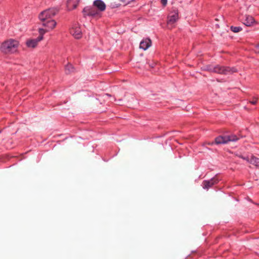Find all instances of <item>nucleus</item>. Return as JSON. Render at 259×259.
<instances>
[{"mask_svg":"<svg viewBox=\"0 0 259 259\" xmlns=\"http://www.w3.org/2000/svg\"><path fill=\"white\" fill-rule=\"evenodd\" d=\"M257 98L254 97L252 100L249 101V103L252 105H255L257 103Z\"/></svg>","mask_w":259,"mask_h":259,"instance_id":"19","label":"nucleus"},{"mask_svg":"<svg viewBox=\"0 0 259 259\" xmlns=\"http://www.w3.org/2000/svg\"><path fill=\"white\" fill-rule=\"evenodd\" d=\"M156 64L155 63H152L151 64H149V66L151 68H154Z\"/></svg>","mask_w":259,"mask_h":259,"instance_id":"22","label":"nucleus"},{"mask_svg":"<svg viewBox=\"0 0 259 259\" xmlns=\"http://www.w3.org/2000/svg\"><path fill=\"white\" fill-rule=\"evenodd\" d=\"M59 12L57 8L48 9L41 12L39 15V19L40 21H45L49 19H52Z\"/></svg>","mask_w":259,"mask_h":259,"instance_id":"2","label":"nucleus"},{"mask_svg":"<svg viewBox=\"0 0 259 259\" xmlns=\"http://www.w3.org/2000/svg\"><path fill=\"white\" fill-rule=\"evenodd\" d=\"M82 13L84 17L86 16L95 17L99 14L94 6H87L84 7L82 10Z\"/></svg>","mask_w":259,"mask_h":259,"instance_id":"5","label":"nucleus"},{"mask_svg":"<svg viewBox=\"0 0 259 259\" xmlns=\"http://www.w3.org/2000/svg\"><path fill=\"white\" fill-rule=\"evenodd\" d=\"M19 46V42L14 39H9L2 43L1 51L5 54H12L16 52Z\"/></svg>","mask_w":259,"mask_h":259,"instance_id":"1","label":"nucleus"},{"mask_svg":"<svg viewBox=\"0 0 259 259\" xmlns=\"http://www.w3.org/2000/svg\"><path fill=\"white\" fill-rule=\"evenodd\" d=\"M255 22L254 19L251 16L246 15L243 23L246 26H251Z\"/></svg>","mask_w":259,"mask_h":259,"instance_id":"14","label":"nucleus"},{"mask_svg":"<svg viewBox=\"0 0 259 259\" xmlns=\"http://www.w3.org/2000/svg\"><path fill=\"white\" fill-rule=\"evenodd\" d=\"M75 71L76 69L71 63H68L65 66V72L66 74H70Z\"/></svg>","mask_w":259,"mask_h":259,"instance_id":"15","label":"nucleus"},{"mask_svg":"<svg viewBox=\"0 0 259 259\" xmlns=\"http://www.w3.org/2000/svg\"><path fill=\"white\" fill-rule=\"evenodd\" d=\"M238 157L239 158H241L242 159H243V160H245L246 161H247L248 162H249V161H250V158H249V157H244L241 155H238Z\"/></svg>","mask_w":259,"mask_h":259,"instance_id":"20","label":"nucleus"},{"mask_svg":"<svg viewBox=\"0 0 259 259\" xmlns=\"http://www.w3.org/2000/svg\"><path fill=\"white\" fill-rule=\"evenodd\" d=\"M42 40L41 36H38L36 38L31 39L27 40L26 44L27 47L34 48H35L38 42Z\"/></svg>","mask_w":259,"mask_h":259,"instance_id":"11","label":"nucleus"},{"mask_svg":"<svg viewBox=\"0 0 259 259\" xmlns=\"http://www.w3.org/2000/svg\"><path fill=\"white\" fill-rule=\"evenodd\" d=\"M120 1H122V2H123L125 0H120Z\"/></svg>","mask_w":259,"mask_h":259,"instance_id":"23","label":"nucleus"},{"mask_svg":"<svg viewBox=\"0 0 259 259\" xmlns=\"http://www.w3.org/2000/svg\"><path fill=\"white\" fill-rule=\"evenodd\" d=\"M70 32L75 38L79 39L81 37L82 33L81 29L77 24H75L71 27Z\"/></svg>","mask_w":259,"mask_h":259,"instance_id":"7","label":"nucleus"},{"mask_svg":"<svg viewBox=\"0 0 259 259\" xmlns=\"http://www.w3.org/2000/svg\"><path fill=\"white\" fill-rule=\"evenodd\" d=\"M49 31L48 29L47 28H39L38 32L39 33V35L38 36H41L42 39L44 38V35L45 33H46L47 32Z\"/></svg>","mask_w":259,"mask_h":259,"instance_id":"18","label":"nucleus"},{"mask_svg":"<svg viewBox=\"0 0 259 259\" xmlns=\"http://www.w3.org/2000/svg\"><path fill=\"white\" fill-rule=\"evenodd\" d=\"M161 3L163 7H165L167 5V0H161Z\"/></svg>","mask_w":259,"mask_h":259,"instance_id":"21","label":"nucleus"},{"mask_svg":"<svg viewBox=\"0 0 259 259\" xmlns=\"http://www.w3.org/2000/svg\"><path fill=\"white\" fill-rule=\"evenodd\" d=\"M93 6L100 12L104 11L106 8V4L102 0H95L93 2Z\"/></svg>","mask_w":259,"mask_h":259,"instance_id":"10","label":"nucleus"},{"mask_svg":"<svg viewBox=\"0 0 259 259\" xmlns=\"http://www.w3.org/2000/svg\"><path fill=\"white\" fill-rule=\"evenodd\" d=\"M238 139L239 138L235 135L220 136L215 138L214 142H212L211 145H212L213 143L217 145L226 144L229 142H236Z\"/></svg>","mask_w":259,"mask_h":259,"instance_id":"3","label":"nucleus"},{"mask_svg":"<svg viewBox=\"0 0 259 259\" xmlns=\"http://www.w3.org/2000/svg\"><path fill=\"white\" fill-rule=\"evenodd\" d=\"M121 81H125V80L123 79V80H121Z\"/></svg>","mask_w":259,"mask_h":259,"instance_id":"24","label":"nucleus"},{"mask_svg":"<svg viewBox=\"0 0 259 259\" xmlns=\"http://www.w3.org/2000/svg\"><path fill=\"white\" fill-rule=\"evenodd\" d=\"M179 19V12L178 10H174L171 12L168 16L167 23L169 24L175 23Z\"/></svg>","mask_w":259,"mask_h":259,"instance_id":"9","label":"nucleus"},{"mask_svg":"<svg viewBox=\"0 0 259 259\" xmlns=\"http://www.w3.org/2000/svg\"><path fill=\"white\" fill-rule=\"evenodd\" d=\"M213 71L219 74L227 75L237 72V69L234 67L230 68L218 65L214 67Z\"/></svg>","mask_w":259,"mask_h":259,"instance_id":"4","label":"nucleus"},{"mask_svg":"<svg viewBox=\"0 0 259 259\" xmlns=\"http://www.w3.org/2000/svg\"><path fill=\"white\" fill-rule=\"evenodd\" d=\"M249 163L254 165L257 168H259V158H258L256 157L255 156H254L253 155H251Z\"/></svg>","mask_w":259,"mask_h":259,"instance_id":"16","label":"nucleus"},{"mask_svg":"<svg viewBox=\"0 0 259 259\" xmlns=\"http://www.w3.org/2000/svg\"><path fill=\"white\" fill-rule=\"evenodd\" d=\"M219 180L216 177H213L208 180H204L202 183V188L205 190H208L211 188L214 185L218 184Z\"/></svg>","mask_w":259,"mask_h":259,"instance_id":"6","label":"nucleus"},{"mask_svg":"<svg viewBox=\"0 0 259 259\" xmlns=\"http://www.w3.org/2000/svg\"><path fill=\"white\" fill-rule=\"evenodd\" d=\"M79 0H68L66 6L69 11L75 9L78 6Z\"/></svg>","mask_w":259,"mask_h":259,"instance_id":"13","label":"nucleus"},{"mask_svg":"<svg viewBox=\"0 0 259 259\" xmlns=\"http://www.w3.org/2000/svg\"><path fill=\"white\" fill-rule=\"evenodd\" d=\"M152 44L151 40L149 38L143 39L140 44V48L145 51L148 49Z\"/></svg>","mask_w":259,"mask_h":259,"instance_id":"12","label":"nucleus"},{"mask_svg":"<svg viewBox=\"0 0 259 259\" xmlns=\"http://www.w3.org/2000/svg\"><path fill=\"white\" fill-rule=\"evenodd\" d=\"M230 30L233 32L237 33L241 31L242 30V28L240 26H231L230 27Z\"/></svg>","mask_w":259,"mask_h":259,"instance_id":"17","label":"nucleus"},{"mask_svg":"<svg viewBox=\"0 0 259 259\" xmlns=\"http://www.w3.org/2000/svg\"><path fill=\"white\" fill-rule=\"evenodd\" d=\"M41 21L42 26L45 27L49 31L53 29L57 24L56 22L54 19H49Z\"/></svg>","mask_w":259,"mask_h":259,"instance_id":"8","label":"nucleus"}]
</instances>
